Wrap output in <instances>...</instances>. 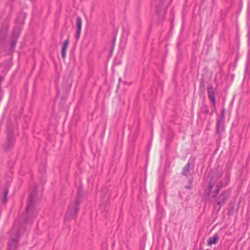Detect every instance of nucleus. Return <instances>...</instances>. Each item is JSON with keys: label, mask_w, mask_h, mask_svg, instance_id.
<instances>
[{"label": "nucleus", "mask_w": 250, "mask_h": 250, "mask_svg": "<svg viewBox=\"0 0 250 250\" xmlns=\"http://www.w3.org/2000/svg\"><path fill=\"white\" fill-rule=\"evenodd\" d=\"M218 239V237L217 235L213 236L212 237H210L208 241V245H211L212 244H216L217 241Z\"/></svg>", "instance_id": "9b49d317"}, {"label": "nucleus", "mask_w": 250, "mask_h": 250, "mask_svg": "<svg viewBox=\"0 0 250 250\" xmlns=\"http://www.w3.org/2000/svg\"><path fill=\"white\" fill-rule=\"evenodd\" d=\"M222 183L221 182H220L219 184L217 185V189L214 192V194L213 195V197H215L217 196V195L218 194L219 190L222 187Z\"/></svg>", "instance_id": "2eb2a0df"}, {"label": "nucleus", "mask_w": 250, "mask_h": 250, "mask_svg": "<svg viewBox=\"0 0 250 250\" xmlns=\"http://www.w3.org/2000/svg\"><path fill=\"white\" fill-rule=\"evenodd\" d=\"M213 185H214V183H212L211 181H210L209 182L208 186V195H209L210 192H211V191L213 188Z\"/></svg>", "instance_id": "dca6fc26"}, {"label": "nucleus", "mask_w": 250, "mask_h": 250, "mask_svg": "<svg viewBox=\"0 0 250 250\" xmlns=\"http://www.w3.org/2000/svg\"><path fill=\"white\" fill-rule=\"evenodd\" d=\"M190 164L189 162H188L186 165L183 167V170L182 172V174L184 176H187L188 173L189 171V167H190Z\"/></svg>", "instance_id": "1a4fd4ad"}, {"label": "nucleus", "mask_w": 250, "mask_h": 250, "mask_svg": "<svg viewBox=\"0 0 250 250\" xmlns=\"http://www.w3.org/2000/svg\"><path fill=\"white\" fill-rule=\"evenodd\" d=\"M21 33V29L20 28H14L13 31L12 33V38L11 42V53H13L14 51V48L16 46V44L17 42V39L18 37L19 36Z\"/></svg>", "instance_id": "39448f33"}, {"label": "nucleus", "mask_w": 250, "mask_h": 250, "mask_svg": "<svg viewBox=\"0 0 250 250\" xmlns=\"http://www.w3.org/2000/svg\"><path fill=\"white\" fill-rule=\"evenodd\" d=\"M12 235L9 240L8 246V250H16L18 247L20 239L19 230L15 229V227L12 229Z\"/></svg>", "instance_id": "7ed1b4c3"}, {"label": "nucleus", "mask_w": 250, "mask_h": 250, "mask_svg": "<svg viewBox=\"0 0 250 250\" xmlns=\"http://www.w3.org/2000/svg\"><path fill=\"white\" fill-rule=\"evenodd\" d=\"M7 29L3 30L1 29L0 31V41L2 42L5 38Z\"/></svg>", "instance_id": "ddd939ff"}, {"label": "nucleus", "mask_w": 250, "mask_h": 250, "mask_svg": "<svg viewBox=\"0 0 250 250\" xmlns=\"http://www.w3.org/2000/svg\"><path fill=\"white\" fill-rule=\"evenodd\" d=\"M80 198V194L78 193L76 197L75 203L71 204L69 205L65 215V219L66 220H70L76 217L79 210Z\"/></svg>", "instance_id": "f03ea898"}, {"label": "nucleus", "mask_w": 250, "mask_h": 250, "mask_svg": "<svg viewBox=\"0 0 250 250\" xmlns=\"http://www.w3.org/2000/svg\"><path fill=\"white\" fill-rule=\"evenodd\" d=\"M209 250V249H207V250Z\"/></svg>", "instance_id": "a878e982"}, {"label": "nucleus", "mask_w": 250, "mask_h": 250, "mask_svg": "<svg viewBox=\"0 0 250 250\" xmlns=\"http://www.w3.org/2000/svg\"><path fill=\"white\" fill-rule=\"evenodd\" d=\"M208 93L209 99L214 98V92L211 85L208 86Z\"/></svg>", "instance_id": "9d476101"}, {"label": "nucleus", "mask_w": 250, "mask_h": 250, "mask_svg": "<svg viewBox=\"0 0 250 250\" xmlns=\"http://www.w3.org/2000/svg\"><path fill=\"white\" fill-rule=\"evenodd\" d=\"M21 23H22V24H23V20H22V21H21Z\"/></svg>", "instance_id": "393cba45"}, {"label": "nucleus", "mask_w": 250, "mask_h": 250, "mask_svg": "<svg viewBox=\"0 0 250 250\" xmlns=\"http://www.w3.org/2000/svg\"><path fill=\"white\" fill-rule=\"evenodd\" d=\"M41 195L37 191L35 187L34 190L30 194L28 202L26 208V218L25 222L27 223L30 219L34 218L38 213V209L36 207V203L40 200Z\"/></svg>", "instance_id": "f257e3e1"}, {"label": "nucleus", "mask_w": 250, "mask_h": 250, "mask_svg": "<svg viewBox=\"0 0 250 250\" xmlns=\"http://www.w3.org/2000/svg\"><path fill=\"white\" fill-rule=\"evenodd\" d=\"M192 179H190L189 180L188 185L186 187V188L187 189H190L191 188V187H192Z\"/></svg>", "instance_id": "6ab92c4d"}, {"label": "nucleus", "mask_w": 250, "mask_h": 250, "mask_svg": "<svg viewBox=\"0 0 250 250\" xmlns=\"http://www.w3.org/2000/svg\"><path fill=\"white\" fill-rule=\"evenodd\" d=\"M209 100L211 101V102L212 103V104L213 105V106H214V108L215 109V104H216L215 97L211 98V99H209Z\"/></svg>", "instance_id": "aec40b11"}, {"label": "nucleus", "mask_w": 250, "mask_h": 250, "mask_svg": "<svg viewBox=\"0 0 250 250\" xmlns=\"http://www.w3.org/2000/svg\"><path fill=\"white\" fill-rule=\"evenodd\" d=\"M69 43V40L67 39L63 43L62 49V57L64 59L65 58L66 56V50L68 47V45Z\"/></svg>", "instance_id": "6e6552de"}, {"label": "nucleus", "mask_w": 250, "mask_h": 250, "mask_svg": "<svg viewBox=\"0 0 250 250\" xmlns=\"http://www.w3.org/2000/svg\"><path fill=\"white\" fill-rule=\"evenodd\" d=\"M230 195V192L228 190L223 191L218 197L217 204L219 206L224 205Z\"/></svg>", "instance_id": "423d86ee"}, {"label": "nucleus", "mask_w": 250, "mask_h": 250, "mask_svg": "<svg viewBox=\"0 0 250 250\" xmlns=\"http://www.w3.org/2000/svg\"><path fill=\"white\" fill-rule=\"evenodd\" d=\"M14 142V140L12 137H9L8 139V144L11 146Z\"/></svg>", "instance_id": "a211bd4d"}, {"label": "nucleus", "mask_w": 250, "mask_h": 250, "mask_svg": "<svg viewBox=\"0 0 250 250\" xmlns=\"http://www.w3.org/2000/svg\"><path fill=\"white\" fill-rule=\"evenodd\" d=\"M225 109L222 108L221 110V116L218 117L217 120L216 130V132L218 134H220V130L223 129V125L224 123Z\"/></svg>", "instance_id": "20e7f679"}, {"label": "nucleus", "mask_w": 250, "mask_h": 250, "mask_svg": "<svg viewBox=\"0 0 250 250\" xmlns=\"http://www.w3.org/2000/svg\"><path fill=\"white\" fill-rule=\"evenodd\" d=\"M82 19L80 17H78L77 18V32L76 34V39L77 40H78L80 38V35L81 32V29H82Z\"/></svg>", "instance_id": "0eeeda50"}, {"label": "nucleus", "mask_w": 250, "mask_h": 250, "mask_svg": "<svg viewBox=\"0 0 250 250\" xmlns=\"http://www.w3.org/2000/svg\"><path fill=\"white\" fill-rule=\"evenodd\" d=\"M208 109H207V110H206V113H208Z\"/></svg>", "instance_id": "b1692460"}, {"label": "nucleus", "mask_w": 250, "mask_h": 250, "mask_svg": "<svg viewBox=\"0 0 250 250\" xmlns=\"http://www.w3.org/2000/svg\"><path fill=\"white\" fill-rule=\"evenodd\" d=\"M164 0H161V3H163V2H164Z\"/></svg>", "instance_id": "4be33fe9"}, {"label": "nucleus", "mask_w": 250, "mask_h": 250, "mask_svg": "<svg viewBox=\"0 0 250 250\" xmlns=\"http://www.w3.org/2000/svg\"><path fill=\"white\" fill-rule=\"evenodd\" d=\"M26 17V16L24 14H20L18 16V19L19 18H23V19H25Z\"/></svg>", "instance_id": "412c9836"}, {"label": "nucleus", "mask_w": 250, "mask_h": 250, "mask_svg": "<svg viewBox=\"0 0 250 250\" xmlns=\"http://www.w3.org/2000/svg\"><path fill=\"white\" fill-rule=\"evenodd\" d=\"M157 13L160 19V20L163 21L165 17V10L164 9L163 11H161L159 7H158L157 8Z\"/></svg>", "instance_id": "f8f14e48"}, {"label": "nucleus", "mask_w": 250, "mask_h": 250, "mask_svg": "<svg viewBox=\"0 0 250 250\" xmlns=\"http://www.w3.org/2000/svg\"><path fill=\"white\" fill-rule=\"evenodd\" d=\"M160 195L159 194H158L157 195V199H156V206H157V209L158 210L160 209Z\"/></svg>", "instance_id": "f3484780"}, {"label": "nucleus", "mask_w": 250, "mask_h": 250, "mask_svg": "<svg viewBox=\"0 0 250 250\" xmlns=\"http://www.w3.org/2000/svg\"><path fill=\"white\" fill-rule=\"evenodd\" d=\"M16 22H19V21H18V20H17L16 21Z\"/></svg>", "instance_id": "5701e85b"}, {"label": "nucleus", "mask_w": 250, "mask_h": 250, "mask_svg": "<svg viewBox=\"0 0 250 250\" xmlns=\"http://www.w3.org/2000/svg\"><path fill=\"white\" fill-rule=\"evenodd\" d=\"M8 193V189L6 188L4 190L3 194V197H2V202L3 203H6L7 201V195Z\"/></svg>", "instance_id": "4468645a"}]
</instances>
